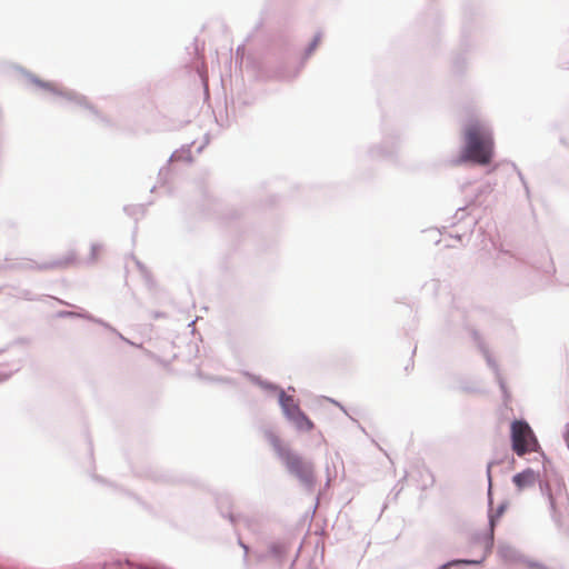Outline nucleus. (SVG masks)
Listing matches in <instances>:
<instances>
[{"label": "nucleus", "instance_id": "nucleus-1", "mask_svg": "<svg viewBox=\"0 0 569 569\" xmlns=\"http://www.w3.org/2000/svg\"><path fill=\"white\" fill-rule=\"evenodd\" d=\"M512 482L519 491L532 488L539 483L541 496L547 500L551 518L559 521L562 510L569 505L566 485L557 475L550 473L547 465H543V476L538 471L527 468L512 477Z\"/></svg>", "mask_w": 569, "mask_h": 569}, {"label": "nucleus", "instance_id": "nucleus-2", "mask_svg": "<svg viewBox=\"0 0 569 569\" xmlns=\"http://www.w3.org/2000/svg\"><path fill=\"white\" fill-rule=\"evenodd\" d=\"M462 132L465 143L453 163L489 164L493 157V138L489 121L483 117L473 114L465 122Z\"/></svg>", "mask_w": 569, "mask_h": 569}, {"label": "nucleus", "instance_id": "nucleus-3", "mask_svg": "<svg viewBox=\"0 0 569 569\" xmlns=\"http://www.w3.org/2000/svg\"><path fill=\"white\" fill-rule=\"evenodd\" d=\"M24 74L38 88L51 93L54 97V101L57 103L61 106H76L84 108L89 110L97 120L107 122V120L99 114L98 110L89 103L88 99L79 92L61 87L54 82L43 81L29 72H26Z\"/></svg>", "mask_w": 569, "mask_h": 569}, {"label": "nucleus", "instance_id": "nucleus-4", "mask_svg": "<svg viewBox=\"0 0 569 569\" xmlns=\"http://www.w3.org/2000/svg\"><path fill=\"white\" fill-rule=\"evenodd\" d=\"M288 473L295 477L299 483L309 492L313 491L316 486L315 466L309 459L303 458L298 452L286 453L281 460Z\"/></svg>", "mask_w": 569, "mask_h": 569}, {"label": "nucleus", "instance_id": "nucleus-5", "mask_svg": "<svg viewBox=\"0 0 569 569\" xmlns=\"http://www.w3.org/2000/svg\"><path fill=\"white\" fill-rule=\"evenodd\" d=\"M510 438L512 450L519 457L539 449L538 440L531 427L525 420H515L511 423Z\"/></svg>", "mask_w": 569, "mask_h": 569}, {"label": "nucleus", "instance_id": "nucleus-6", "mask_svg": "<svg viewBox=\"0 0 569 569\" xmlns=\"http://www.w3.org/2000/svg\"><path fill=\"white\" fill-rule=\"evenodd\" d=\"M250 379L253 383L267 391H278V401L282 413L287 420L291 419L302 410L296 402L292 396H288L284 390L280 389L277 385L266 381L258 376L250 375Z\"/></svg>", "mask_w": 569, "mask_h": 569}, {"label": "nucleus", "instance_id": "nucleus-7", "mask_svg": "<svg viewBox=\"0 0 569 569\" xmlns=\"http://www.w3.org/2000/svg\"><path fill=\"white\" fill-rule=\"evenodd\" d=\"M498 553L500 558L507 562L520 561L526 563L530 569H547L543 565L539 562L525 559L515 547L508 543H499Z\"/></svg>", "mask_w": 569, "mask_h": 569}, {"label": "nucleus", "instance_id": "nucleus-8", "mask_svg": "<svg viewBox=\"0 0 569 569\" xmlns=\"http://www.w3.org/2000/svg\"><path fill=\"white\" fill-rule=\"evenodd\" d=\"M74 260V254H70L63 259H57L49 262L36 263L30 259H21L17 263L11 267L22 268V269H39V270H48V269H58L64 268L69 266Z\"/></svg>", "mask_w": 569, "mask_h": 569}, {"label": "nucleus", "instance_id": "nucleus-9", "mask_svg": "<svg viewBox=\"0 0 569 569\" xmlns=\"http://www.w3.org/2000/svg\"><path fill=\"white\" fill-rule=\"evenodd\" d=\"M399 148V140L393 137L386 138L380 144L369 150L371 159H391L396 156Z\"/></svg>", "mask_w": 569, "mask_h": 569}, {"label": "nucleus", "instance_id": "nucleus-10", "mask_svg": "<svg viewBox=\"0 0 569 569\" xmlns=\"http://www.w3.org/2000/svg\"><path fill=\"white\" fill-rule=\"evenodd\" d=\"M58 316L60 318H82V319H86V320H89L91 322H94L97 325H100L102 326L103 328L108 329V330H113L116 331V328H113L111 325H109L108 322L103 321L102 319L100 318H96L93 317L92 315H90L89 312L87 311H82V312H73V311H60L58 313Z\"/></svg>", "mask_w": 569, "mask_h": 569}, {"label": "nucleus", "instance_id": "nucleus-11", "mask_svg": "<svg viewBox=\"0 0 569 569\" xmlns=\"http://www.w3.org/2000/svg\"><path fill=\"white\" fill-rule=\"evenodd\" d=\"M481 351L487 360V365L493 370L495 372V376H496V380L500 387V390L502 391V395H503V398H505V401L508 400L509 398V395H508V391H507V387H506V383L501 377V373L499 371V367L498 365L496 363V361L493 360V358L491 357V355L489 353V351L481 346Z\"/></svg>", "mask_w": 569, "mask_h": 569}, {"label": "nucleus", "instance_id": "nucleus-12", "mask_svg": "<svg viewBox=\"0 0 569 569\" xmlns=\"http://www.w3.org/2000/svg\"><path fill=\"white\" fill-rule=\"evenodd\" d=\"M300 432L311 431L315 427L313 422L306 416L303 411L288 420Z\"/></svg>", "mask_w": 569, "mask_h": 569}, {"label": "nucleus", "instance_id": "nucleus-13", "mask_svg": "<svg viewBox=\"0 0 569 569\" xmlns=\"http://www.w3.org/2000/svg\"><path fill=\"white\" fill-rule=\"evenodd\" d=\"M267 437L280 460L286 457V453H290L292 451L288 447L282 446L281 440L277 435L269 432Z\"/></svg>", "mask_w": 569, "mask_h": 569}, {"label": "nucleus", "instance_id": "nucleus-14", "mask_svg": "<svg viewBox=\"0 0 569 569\" xmlns=\"http://www.w3.org/2000/svg\"><path fill=\"white\" fill-rule=\"evenodd\" d=\"M483 562V558H480V559H452L443 565H441L440 567H438L437 569H449L450 567H457V566H478V565H481Z\"/></svg>", "mask_w": 569, "mask_h": 569}, {"label": "nucleus", "instance_id": "nucleus-15", "mask_svg": "<svg viewBox=\"0 0 569 569\" xmlns=\"http://www.w3.org/2000/svg\"><path fill=\"white\" fill-rule=\"evenodd\" d=\"M286 552H287V547L282 542H272L268 547L269 556L274 558L278 561L282 560Z\"/></svg>", "mask_w": 569, "mask_h": 569}, {"label": "nucleus", "instance_id": "nucleus-16", "mask_svg": "<svg viewBox=\"0 0 569 569\" xmlns=\"http://www.w3.org/2000/svg\"><path fill=\"white\" fill-rule=\"evenodd\" d=\"M176 160L190 161L191 160L190 149L189 148H181L180 150L174 151L170 156L169 162L170 161H176Z\"/></svg>", "mask_w": 569, "mask_h": 569}, {"label": "nucleus", "instance_id": "nucleus-17", "mask_svg": "<svg viewBox=\"0 0 569 569\" xmlns=\"http://www.w3.org/2000/svg\"><path fill=\"white\" fill-rule=\"evenodd\" d=\"M321 40V33L318 32L315 34L312 41L309 43V46L306 48L305 50V56L303 58L305 59H308L312 53L313 51L316 50V48L318 47L319 42Z\"/></svg>", "mask_w": 569, "mask_h": 569}, {"label": "nucleus", "instance_id": "nucleus-18", "mask_svg": "<svg viewBox=\"0 0 569 569\" xmlns=\"http://www.w3.org/2000/svg\"><path fill=\"white\" fill-rule=\"evenodd\" d=\"M493 540L495 537L491 536H485L481 538V543L483 545L485 555L481 558H486L488 553L491 552L493 548Z\"/></svg>", "mask_w": 569, "mask_h": 569}, {"label": "nucleus", "instance_id": "nucleus-19", "mask_svg": "<svg viewBox=\"0 0 569 569\" xmlns=\"http://www.w3.org/2000/svg\"><path fill=\"white\" fill-rule=\"evenodd\" d=\"M132 260L137 264L139 271L141 272L142 277L144 278L146 282L148 284H151V277H150L148 269L137 258L132 257Z\"/></svg>", "mask_w": 569, "mask_h": 569}, {"label": "nucleus", "instance_id": "nucleus-20", "mask_svg": "<svg viewBox=\"0 0 569 569\" xmlns=\"http://www.w3.org/2000/svg\"><path fill=\"white\" fill-rule=\"evenodd\" d=\"M101 249H102V244L101 243H92L91 244L90 257H89V261L90 262H94L98 259V254H99Z\"/></svg>", "mask_w": 569, "mask_h": 569}, {"label": "nucleus", "instance_id": "nucleus-21", "mask_svg": "<svg viewBox=\"0 0 569 569\" xmlns=\"http://www.w3.org/2000/svg\"><path fill=\"white\" fill-rule=\"evenodd\" d=\"M498 521V518H496L495 516H492L491 513L489 515V531L486 536H491L495 537V527H496V523Z\"/></svg>", "mask_w": 569, "mask_h": 569}, {"label": "nucleus", "instance_id": "nucleus-22", "mask_svg": "<svg viewBox=\"0 0 569 569\" xmlns=\"http://www.w3.org/2000/svg\"><path fill=\"white\" fill-rule=\"evenodd\" d=\"M505 510H506V505H505V503H501V505L497 508L496 512H495V513H491V515L499 519V518L503 515Z\"/></svg>", "mask_w": 569, "mask_h": 569}, {"label": "nucleus", "instance_id": "nucleus-23", "mask_svg": "<svg viewBox=\"0 0 569 569\" xmlns=\"http://www.w3.org/2000/svg\"><path fill=\"white\" fill-rule=\"evenodd\" d=\"M495 465V462H489L487 466V475H488V481H489V489L491 488V467Z\"/></svg>", "mask_w": 569, "mask_h": 569}, {"label": "nucleus", "instance_id": "nucleus-24", "mask_svg": "<svg viewBox=\"0 0 569 569\" xmlns=\"http://www.w3.org/2000/svg\"><path fill=\"white\" fill-rule=\"evenodd\" d=\"M239 546L243 549V551H244L243 558H244V560H247L248 552H249V547L246 543H243L241 540H239Z\"/></svg>", "mask_w": 569, "mask_h": 569}, {"label": "nucleus", "instance_id": "nucleus-25", "mask_svg": "<svg viewBox=\"0 0 569 569\" xmlns=\"http://www.w3.org/2000/svg\"><path fill=\"white\" fill-rule=\"evenodd\" d=\"M111 332L116 333L121 340H123L124 342L129 343V345H133V342H131L129 339H127L126 337H123L117 329L116 331L113 330H110Z\"/></svg>", "mask_w": 569, "mask_h": 569}, {"label": "nucleus", "instance_id": "nucleus-26", "mask_svg": "<svg viewBox=\"0 0 569 569\" xmlns=\"http://www.w3.org/2000/svg\"><path fill=\"white\" fill-rule=\"evenodd\" d=\"M11 377V373H0V383L6 382Z\"/></svg>", "mask_w": 569, "mask_h": 569}, {"label": "nucleus", "instance_id": "nucleus-27", "mask_svg": "<svg viewBox=\"0 0 569 569\" xmlns=\"http://www.w3.org/2000/svg\"><path fill=\"white\" fill-rule=\"evenodd\" d=\"M565 441L567 442V446L569 448V425L566 428V431L563 433Z\"/></svg>", "mask_w": 569, "mask_h": 569}, {"label": "nucleus", "instance_id": "nucleus-28", "mask_svg": "<svg viewBox=\"0 0 569 569\" xmlns=\"http://www.w3.org/2000/svg\"><path fill=\"white\" fill-rule=\"evenodd\" d=\"M168 173V169L167 168H161L159 170V177L161 178L163 174H167Z\"/></svg>", "mask_w": 569, "mask_h": 569}, {"label": "nucleus", "instance_id": "nucleus-29", "mask_svg": "<svg viewBox=\"0 0 569 569\" xmlns=\"http://www.w3.org/2000/svg\"><path fill=\"white\" fill-rule=\"evenodd\" d=\"M519 178H520V180L522 181V183H523V186H525L526 191L528 192V191H529V190H528V186H527V183L525 182V179H523V177H522V173H521V172H519Z\"/></svg>", "mask_w": 569, "mask_h": 569}, {"label": "nucleus", "instance_id": "nucleus-30", "mask_svg": "<svg viewBox=\"0 0 569 569\" xmlns=\"http://www.w3.org/2000/svg\"><path fill=\"white\" fill-rule=\"evenodd\" d=\"M463 211H465L463 209H459V210L457 211V216H458L460 212H461V213H463Z\"/></svg>", "mask_w": 569, "mask_h": 569}]
</instances>
